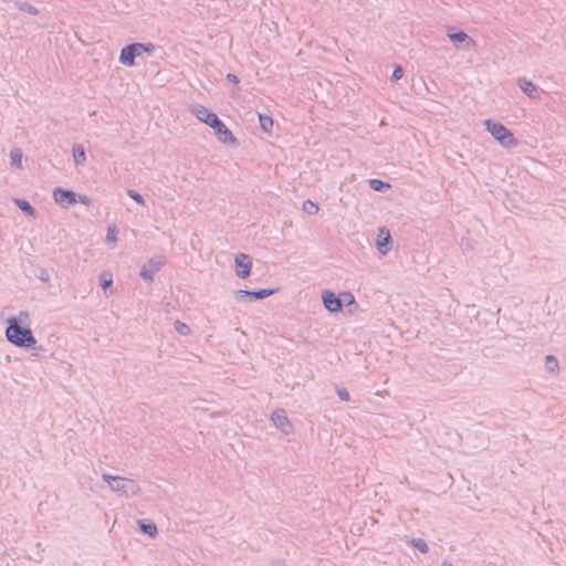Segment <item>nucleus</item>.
Masks as SVG:
<instances>
[{"instance_id":"nucleus-1","label":"nucleus","mask_w":566,"mask_h":566,"mask_svg":"<svg viewBox=\"0 0 566 566\" xmlns=\"http://www.w3.org/2000/svg\"><path fill=\"white\" fill-rule=\"evenodd\" d=\"M192 113L196 117L211 127L213 129L214 135L218 140L226 145L238 146L239 142L233 136L232 132L227 127V125L218 117L216 113L210 111L209 108L197 105L192 108Z\"/></svg>"},{"instance_id":"nucleus-2","label":"nucleus","mask_w":566,"mask_h":566,"mask_svg":"<svg viewBox=\"0 0 566 566\" xmlns=\"http://www.w3.org/2000/svg\"><path fill=\"white\" fill-rule=\"evenodd\" d=\"M6 337L9 343L20 348H33L36 344L31 328L29 326H20V322L15 318L7 319Z\"/></svg>"},{"instance_id":"nucleus-3","label":"nucleus","mask_w":566,"mask_h":566,"mask_svg":"<svg viewBox=\"0 0 566 566\" xmlns=\"http://www.w3.org/2000/svg\"><path fill=\"white\" fill-rule=\"evenodd\" d=\"M484 125L486 130L496 139L503 147L511 148L518 145V140L514 137L513 133L502 123L493 119H485Z\"/></svg>"},{"instance_id":"nucleus-4","label":"nucleus","mask_w":566,"mask_h":566,"mask_svg":"<svg viewBox=\"0 0 566 566\" xmlns=\"http://www.w3.org/2000/svg\"><path fill=\"white\" fill-rule=\"evenodd\" d=\"M276 292L275 289H255V290H238L235 291V298L239 302L243 301H259L264 300Z\"/></svg>"},{"instance_id":"nucleus-5","label":"nucleus","mask_w":566,"mask_h":566,"mask_svg":"<svg viewBox=\"0 0 566 566\" xmlns=\"http://www.w3.org/2000/svg\"><path fill=\"white\" fill-rule=\"evenodd\" d=\"M165 263H166V260L164 256L150 258L148 260L147 264H145L140 269L139 276L145 282H153L155 273L158 272L165 265Z\"/></svg>"},{"instance_id":"nucleus-6","label":"nucleus","mask_w":566,"mask_h":566,"mask_svg":"<svg viewBox=\"0 0 566 566\" xmlns=\"http://www.w3.org/2000/svg\"><path fill=\"white\" fill-rule=\"evenodd\" d=\"M143 54L138 49L137 42L129 43L125 45L119 53L118 61L120 64L125 66H135L137 64L136 59L140 57Z\"/></svg>"},{"instance_id":"nucleus-7","label":"nucleus","mask_w":566,"mask_h":566,"mask_svg":"<svg viewBox=\"0 0 566 566\" xmlns=\"http://www.w3.org/2000/svg\"><path fill=\"white\" fill-rule=\"evenodd\" d=\"M112 490L125 496L138 495L142 491L140 486L134 480L122 476L118 483L112 484Z\"/></svg>"},{"instance_id":"nucleus-8","label":"nucleus","mask_w":566,"mask_h":566,"mask_svg":"<svg viewBox=\"0 0 566 566\" xmlns=\"http://www.w3.org/2000/svg\"><path fill=\"white\" fill-rule=\"evenodd\" d=\"M271 420L273 424L285 436H289L293 432V424L289 420L284 409L274 410L271 416Z\"/></svg>"},{"instance_id":"nucleus-9","label":"nucleus","mask_w":566,"mask_h":566,"mask_svg":"<svg viewBox=\"0 0 566 566\" xmlns=\"http://www.w3.org/2000/svg\"><path fill=\"white\" fill-rule=\"evenodd\" d=\"M344 301L340 296L336 295L332 291H323L322 302L325 308L331 313H338L343 311Z\"/></svg>"},{"instance_id":"nucleus-10","label":"nucleus","mask_w":566,"mask_h":566,"mask_svg":"<svg viewBox=\"0 0 566 566\" xmlns=\"http://www.w3.org/2000/svg\"><path fill=\"white\" fill-rule=\"evenodd\" d=\"M53 199L57 205L69 207L77 203V193L71 189L57 187L53 190Z\"/></svg>"},{"instance_id":"nucleus-11","label":"nucleus","mask_w":566,"mask_h":566,"mask_svg":"<svg viewBox=\"0 0 566 566\" xmlns=\"http://www.w3.org/2000/svg\"><path fill=\"white\" fill-rule=\"evenodd\" d=\"M235 274L240 279H247L251 273V258L245 253H238L234 256Z\"/></svg>"},{"instance_id":"nucleus-12","label":"nucleus","mask_w":566,"mask_h":566,"mask_svg":"<svg viewBox=\"0 0 566 566\" xmlns=\"http://www.w3.org/2000/svg\"><path fill=\"white\" fill-rule=\"evenodd\" d=\"M376 247L379 253L387 254L392 248V238L386 228H380L376 240Z\"/></svg>"},{"instance_id":"nucleus-13","label":"nucleus","mask_w":566,"mask_h":566,"mask_svg":"<svg viewBox=\"0 0 566 566\" xmlns=\"http://www.w3.org/2000/svg\"><path fill=\"white\" fill-rule=\"evenodd\" d=\"M517 85L521 88V91L526 94L531 98L537 97V86L532 82L528 81L525 77H520L517 80Z\"/></svg>"},{"instance_id":"nucleus-14","label":"nucleus","mask_w":566,"mask_h":566,"mask_svg":"<svg viewBox=\"0 0 566 566\" xmlns=\"http://www.w3.org/2000/svg\"><path fill=\"white\" fill-rule=\"evenodd\" d=\"M138 527L140 532L148 535L150 538H155L158 534L157 525L149 520H139Z\"/></svg>"},{"instance_id":"nucleus-15","label":"nucleus","mask_w":566,"mask_h":566,"mask_svg":"<svg viewBox=\"0 0 566 566\" xmlns=\"http://www.w3.org/2000/svg\"><path fill=\"white\" fill-rule=\"evenodd\" d=\"M14 205L28 217L35 218L36 217V210L35 208L25 199L21 198H14L13 199Z\"/></svg>"},{"instance_id":"nucleus-16","label":"nucleus","mask_w":566,"mask_h":566,"mask_svg":"<svg viewBox=\"0 0 566 566\" xmlns=\"http://www.w3.org/2000/svg\"><path fill=\"white\" fill-rule=\"evenodd\" d=\"M457 50L460 49H472L475 46L473 38H449Z\"/></svg>"},{"instance_id":"nucleus-17","label":"nucleus","mask_w":566,"mask_h":566,"mask_svg":"<svg viewBox=\"0 0 566 566\" xmlns=\"http://www.w3.org/2000/svg\"><path fill=\"white\" fill-rule=\"evenodd\" d=\"M74 163L76 165H83L86 161L85 148L81 144H74L72 148Z\"/></svg>"},{"instance_id":"nucleus-18","label":"nucleus","mask_w":566,"mask_h":566,"mask_svg":"<svg viewBox=\"0 0 566 566\" xmlns=\"http://www.w3.org/2000/svg\"><path fill=\"white\" fill-rule=\"evenodd\" d=\"M260 127L264 133H271L273 128L274 120L271 116L265 114H258Z\"/></svg>"},{"instance_id":"nucleus-19","label":"nucleus","mask_w":566,"mask_h":566,"mask_svg":"<svg viewBox=\"0 0 566 566\" xmlns=\"http://www.w3.org/2000/svg\"><path fill=\"white\" fill-rule=\"evenodd\" d=\"M368 182H369V187L373 190L379 191V192H385L391 188L390 184H388L384 180H380V179H369Z\"/></svg>"},{"instance_id":"nucleus-20","label":"nucleus","mask_w":566,"mask_h":566,"mask_svg":"<svg viewBox=\"0 0 566 566\" xmlns=\"http://www.w3.org/2000/svg\"><path fill=\"white\" fill-rule=\"evenodd\" d=\"M545 369L552 374L557 373L559 369V363L554 355H547L545 357Z\"/></svg>"},{"instance_id":"nucleus-21","label":"nucleus","mask_w":566,"mask_h":566,"mask_svg":"<svg viewBox=\"0 0 566 566\" xmlns=\"http://www.w3.org/2000/svg\"><path fill=\"white\" fill-rule=\"evenodd\" d=\"M409 543L411 544L412 547L417 548L422 554H426L429 551L428 544L422 538H411Z\"/></svg>"},{"instance_id":"nucleus-22","label":"nucleus","mask_w":566,"mask_h":566,"mask_svg":"<svg viewBox=\"0 0 566 566\" xmlns=\"http://www.w3.org/2000/svg\"><path fill=\"white\" fill-rule=\"evenodd\" d=\"M11 165L21 168L22 151L19 148H14L10 153Z\"/></svg>"},{"instance_id":"nucleus-23","label":"nucleus","mask_w":566,"mask_h":566,"mask_svg":"<svg viewBox=\"0 0 566 566\" xmlns=\"http://www.w3.org/2000/svg\"><path fill=\"white\" fill-rule=\"evenodd\" d=\"M17 7L22 12H27L33 15L39 14L38 8H35L33 4L29 2H17Z\"/></svg>"},{"instance_id":"nucleus-24","label":"nucleus","mask_w":566,"mask_h":566,"mask_svg":"<svg viewBox=\"0 0 566 566\" xmlns=\"http://www.w3.org/2000/svg\"><path fill=\"white\" fill-rule=\"evenodd\" d=\"M113 284V276L111 273L103 272L99 275V285L101 287L106 291L111 285Z\"/></svg>"},{"instance_id":"nucleus-25","label":"nucleus","mask_w":566,"mask_h":566,"mask_svg":"<svg viewBox=\"0 0 566 566\" xmlns=\"http://www.w3.org/2000/svg\"><path fill=\"white\" fill-rule=\"evenodd\" d=\"M10 318H15L20 322V326H29L31 324L30 314L27 311H21L17 316H11Z\"/></svg>"},{"instance_id":"nucleus-26","label":"nucleus","mask_w":566,"mask_h":566,"mask_svg":"<svg viewBox=\"0 0 566 566\" xmlns=\"http://www.w3.org/2000/svg\"><path fill=\"white\" fill-rule=\"evenodd\" d=\"M174 325H175V331L179 335L187 336L191 332L190 327L186 323H182L180 321H176Z\"/></svg>"},{"instance_id":"nucleus-27","label":"nucleus","mask_w":566,"mask_h":566,"mask_svg":"<svg viewBox=\"0 0 566 566\" xmlns=\"http://www.w3.org/2000/svg\"><path fill=\"white\" fill-rule=\"evenodd\" d=\"M318 205L307 199L303 202V210L308 214H315L318 211Z\"/></svg>"},{"instance_id":"nucleus-28","label":"nucleus","mask_w":566,"mask_h":566,"mask_svg":"<svg viewBox=\"0 0 566 566\" xmlns=\"http://www.w3.org/2000/svg\"><path fill=\"white\" fill-rule=\"evenodd\" d=\"M117 233H118V230L116 229V227L115 226H113V227L109 226L107 228V234H106L107 243L115 244L117 242Z\"/></svg>"},{"instance_id":"nucleus-29","label":"nucleus","mask_w":566,"mask_h":566,"mask_svg":"<svg viewBox=\"0 0 566 566\" xmlns=\"http://www.w3.org/2000/svg\"><path fill=\"white\" fill-rule=\"evenodd\" d=\"M137 44H138V49L140 50L142 54L146 53L147 55H151L154 53V51L156 50V46L150 42H147V43L137 42Z\"/></svg>"},{"instance_id":"nucleus-30","label":"nucleus","mask_w":566,"mask_h":566,"mask_svg":"<svg viewBox=\"0 0 566 566\" xmlns=\"http://www.w3.org/2000/svg\"><path fill=\"white\" fill-rule=\"evenodd\" d=\"M403 74V67L399 64H396L390 76L391 82H398L400 78H402Z\"/></svg>"},{"instance_id":"nucleus-31","label":"nucleus","mask_w":566,"mask_h":566,"mask_svg":"<svg viewBox=\"0 0 566 566\" xmlns=\"http://www.w3.org/2000/svg\"><path fill=\"white\" fill-rule=\"evenodd\" d=\"M127 196L129 198H132L134 201H136L137 203L145 206V199L137 190L127 189Z\"/></svg>"},{"instance_id":"nucleus-32","label":"nucleus","mask_w":566,"mask_h":566,"mask_svg":"<svg viewBox=\"0 0 566 566\" xmlns=\"http://www.w3.org/2000/svg\"><path fill=\"white\" fill-rule=\"evenodd\" d=\"M103 480L108 483L109 488L112 489V484L118 483L120 480V476L118 475H112L109 473H103L102 475Z\"/></svg>"},{"instance_id":"nucleus-33","label":"nucleus","mask_w":566,"mask_h":566,"mask_svg":"<svg viewBox=\"0 0 566 566\" xmlns=\"http://www.w3.org/2000/svg\"><path fill=\"white\" fill-rule=\"evenodd\" d=\"M35 275L43 282H49L50 280V274L48 272L46 269L44 268H39L38 272L35 273Z\"/></svg>"},{"instance_id":"nucleus-34","label":"nucleus","mask_w":566,"mask_h":566,"mask_svg":"<svg viewBox=\"0 0 566 566\" xmlns=\"http://www.w3.org/2000/svg\"><path fill=\"white\" fill-rule=\"evenodd\" d=\"M337 396L342 401H349L350 395L345 388H337L336 389Z\"/></svg>"},{"instance_id":"nucleus-35","label":"nucleus","mask_w":566,"mask_h":566,"mask_svg":"<svg viewBox=\"0 0 566 566\" xmlns=\"http://www.w3.org/2000/svg\"><path fill=\"white\" fill-rule=\"evenodd\" d=\"M344 301V305H349V304H355V298L353 296L352 293L347 292V293H343L339 295Z\"/></svg>"},{"instance_id":"nucleus-36","label":"nucleus","mask_w":566,"mask_h":566,"mask_svg":"<svg viewBox=\"0 0 566 566\" xmlns=\"http://www.w3.org/2000/svg\"><path fill=\"white\" fill-rule=\"evenodd\" d=\"M447 35H468V34L463 30L452 27V28L448 29Z\"/></svg>"},{"instance_id":"nucleus-37","label":"nucleus","mask_w":566,"mask_h":566,"mask_svg":"<svg viewBox=\"0 0 566 566\" xmlns=\"http://www.w3.org/2000/svg\"><path fill=\"white\" fill-rule=\"evenodd\" d=\"M77 202H81V203H83L85 206H88V205H91L92 199L88 196H86V195H78L77 193Z\"/></svg>"},{"instance_id":"nucleus-38","label":"nucleus","mask_w":566,"mask_h":566,"mask_svg":"<svg viewBox=\"0 0 566 566\" xmlns=\"http://www.w3.org/2000/svg\"><path fill=\"white\" fill-rule=\"evenodd\" d=\"M227 80L235 85H238L240 83V78L233 73H228Z\"/></svg>"},{"instance_id":"nucleus-39","label":"nucleus","mask_w":566,"mask_h":566,"mask_svg":"<svg viewBox=\"0 0 566 566\" xmlns=\"http://www.w3.org/2000/svg\"><path fill=\"white\" fill-rule=\"evenodd\" d=\"M272 566H285V563L283 560H274Z\"/></svg>"},{"instance_id":"nucleus-40","label":"nucleus","mask_w":566,"mask_h":566,"mask_svg":"<svg viewBox=\"0 0 566 566\" xmlns=\"http://www.w3.org/2000/svg\"><path fill=\"white\" fill-rule=\"evenodd\" d=\"M443 566H453V565L448 562H443Z\"/></svg>"}]
</instances>
